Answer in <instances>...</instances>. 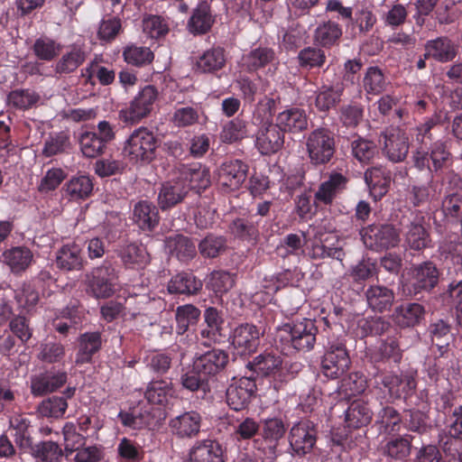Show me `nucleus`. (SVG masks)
Listing matches in <instances>:
<instances>
[{"label": "nucleus", "instance_id": "nucleus-1", "mask_svg": "<svg viewBox=\"0 0 462 462\" xmlns=\"http://www.w3.org/2000/svg\"><path fill=\"white\" fill-rule=\"evenodd\" d=\"M306 245H310L309 254L313 259L330 257L342 261L344 252L334 226L328 220H322L310 226L304 234Z\"/></svg>", "mask_w": 462, "mask_h": 462}, {"label": "nucleus", "instance_id": "nucleus-2", "mask_svg": "<svg viewBox=\"0 0 462 462\" xmlns=\"http://www.w3.org/2000/svg\"><path fill=\"white\" fill-rule=\"evenodd\" d=\"M318 328L310 319L290 324L286 323L277 329L276 342L281 344L282 351L290 354L293 350L308 352L314 347Z\"/></svg>", "mask_w": 462, "mask_h": 462}, {"label": "nucleus", "instance_id": "nucleus-3", "mask_svg": "<svg viewBox=\"0 0 462 462\" xmlns=\"http://www.w3.org/2000/svg\"><path fill=\"white\" fill-rule=\"evenodd\" d=\"M157 146L154 134L147 127L140 126L125 139L123 155L134 163H149L156 156Z\"/></svg>", "mask_w": 462, "mask_h": 462}, {"label": "nucleus", "instance_id": "nucleus-4", "mask_svg": "<svg viewBox=\"0 0 462 462\" xmlns=\"http://www.w3.org/2000/svg\"><path fill=\"white\" fill-rule=\"evenodd\" d=\"M324 348L321 371L326 377L336 379L342 375L350 365V358L345 346V341L338 337H328Z\"/></svg>", "mask_w": 462, "mask_h": 462}, {"label": "nucleus", "instance_id": "nucleus-5", "mask_svg": "<svg viewBox=\"0 0 462 462\" xmlns=\"http://www.w3.org/2000/svg\"><path fill=\"white\" fill-rule=\"evenodd\" d=\"M306 147L310 162L319 165L328 162L335 152V140L326 128H319L310 133Z\"/></svg>", "mask_w": 462, "mask_h": 462}, {"label": "nucleus", "instance_id": "nucleus-6", "mask_svg": "<svg viewBox=\"0 0 462 462\" xmlns=\"http://www.w3.org/2000/svg\"><path fill=\"white\" fill-rule=\"evenodd\" d=\"M364 245L374 251H381L398 245L400 235L397 229L389 224L370 225L360 231Z\"/></svg>", "mask_w": 462, "mask_h": 462}, {"label": "nucleus", "instance_id": "nucleus-7", "mask_svg": "<svg viewBox=\"0 0 462 462\" xmlns=\"http://www.w3.org/2000/svg\"><path fill=\"white\" fill-rule=\"evenodd\" d=\"M252 367L254 372L262 375L273 376L275 380L282 382L293 376L300 370V365L297 363L290 366L283 365L280 356L263 353L254 358Z\"/></svg>", "mask_w": 462, "mask_h": 462}, {"label": "nucleus", "instance_id": "nucleus-8", "mask_svg": "<svg viewBox=\"0 0 462 462\" xmlns=\"http://www.w3.org/2000/svg\"><path fill=\"white\" fill-rule=\"evenodd\" d=\"M158 92L153 86L148 85L130 102L129 106L120 111V118L125 123L136 124L146 117L152 110Z\"/></svg>", "mask_w": 462, "mask_h": 462}, {"label": "nucleus", "instance_id": "nucleus-9", "mask_svg": "<svg viewBox=\"0 0 462 462\" xmlns=\"http://www.w3.org/2000/svg\"><path fill=\"white\" fill-rule=\"evenodd\" d=\"M439 272L431 262H424L411 270V276L403 284L409 295L432 290L439 282Z\"/></svg>", "mask_w": 462, "mask_h": 462}, {"label": "nucleus", "instance_id": "nucleus-10", "mask_svg": "<svg viewBox=\"0 0 462 462\" xmlns=\"http://www.w3.org/2000/svg\"><path fill=\"white\" fill-rule=\"evenodd\" d=\"M383 153L392 162H402L409 152V138L405 131L400 127L387 128L380 138Z\"/></svg>", "mask_w": 462, "mask_h": 462}, {"label": "nucleus", "instance_id": "nucleus-11", "mask_svg": "<svg viewBox=\"0 0 462 462\" xmlns=\"http://www.w3.org/2000/svg\"><path fill=\"white\" fill-rule=\"evenodd\" d=\"M115 280L111 267H97L86 275L87 291L97 299L109 298L115 292Z\"/></svg>", "mask_w": 462, "mask_h": 462}, {"label": "nucleus", "instance_id": "nucleus-12", "mask_svg": "<svg viewBox=\"0 0 462 462\" xmlns=\"http://www.w3.org/2000/svg\"><path fill=\"white\" fill-rule=\"evenodd\" d=\"M255 391L256 383L251 377L233 378L226 389V402L234 411H242Z\"/></svg>", "mask_w": 462, "mask_h": 462}, {"label": "nucleus", "instance_id": "nucleus-13", "mask_svg": "<svg viewBox=\"0 0 462 462\" xmlns=\"http://www.w3.org/2000/svg\"><path fill=\"white\" fill-rule=\"evenodd\" d=\"M284 144V134L276 124L259 126L254 140V146L263 155H272L279 152Z\"/></svg>", "mask_w": 462, "mask_h": 462}, {"label": "nucleus", "instance_id": "nucleus-14", "mask_svg": "<svg viewBox=\"0 0 462 462\" xmlns=\"http://www.w3.org/2000/svg\"><path fill=\"white\" fill-rule=\"evenodd\" d=\"M248 165L240 160L223 162L217 170V181L226 190H236L245 182Z\"/></svg>", "mask_w": 462, "mask_h": 462}, {"label": "nucleus", "instance_id": "nucleus-15", "mask_svg": "<svg viewBox=\"0 0 462 462\" xmlns=\"http://www.w3.org/2000/svg\"><path fill=\"white\" fill-rule=\"evenodd\" d=\"M289 441L295 454L302 456L309 453L316 442L312 422L305 420L295 423L290 430Z\"/></svg>", "mask_w": 462, "mask_h": 462}, {"label": "nucleus", "instance_id": "nucleus-16", "mask_svg": "<svg viewBox=\"0 0 462 462\" xmlns=\"http://www.w3.org/2000/svg\"><path fill=\"white\" fill-rule=\"evenodd\" d=\"M285 432L286 428L282 419H266L262 427L263 439L258 448L262 449L269 458L275 457L277 447Z\"/></svg>", "mask_w": 462, "mask_h": 462}, {"label": "nucleus", "instance_id": "nucleus-17", "mask_svg": "<svg viewBox=\"0 0 462 462\" xmlns=\"http://www.w3.org/2000/svg\"><path fill=\"white\" fill-rule=\"evenodd\" d=\"M201 424V415L195 411H189L171 418L169 428L179 439H192L199 433Z\"/></svg>", "mask_w": 462, "mask_h": 462}, {"label": "nucleus", "instance_id": "nucleus-18", "mask_svg": "<svg viewBox=\"0 0 462 462\" xmlns=\"http://www.w3.org/2000/svg\"><path fill=\"white\" fill-rule=\"evenodd\" d=\"M229 360L228 354L222 349H211L193 359L194 367L203 376H214L223 371Z\"/></svg>", "mask_w": 462, "mask_h": 462}, {"label": "nucleus", "instance_id": "nucleus-19", "mask_svg": "<svg viewBox=\"0 0 462 462\" xmlns=\"http://www.w3.org/2000/svg\"><path fill=\"white\" fill-rule=\"evenodd\" d=\"M162 416L163 411L161 408L156 410L145 408L139 412L120 411L118 413V418L120 419L121 423L125 427H128L133 430L153 428L161 422L160 420Z\"/></svg>", "mask_w": 462, "mask_h": 462}, {"label": "nucleus", "instance_id": "nucleus-20", "mask_svg": "<svg viewBox=\"0 0 462 462\" xmlns=\"http://www.w3.org/2000/svg\"><path fill=\"white\" fill-rule=\"evenodd\" d=\"M260 335L256 326L247 323L240 325L233 331L232 345L238 354L252 353L259 345Z\"/></svg>", "mask_w": 462, "mask_h": 462}, {"label": "nucleus", "instance_id": "nucleus-21", "mask_svg": "<svg viewBox=\"0 0 462 462\" xmlns=\"http://www.w3.org/2000/svg\"><path fill=\"white\" fill-rule=\"evenodd\" d=\"M179 179L183 186L189 189H204L209 185L208 171L199 163L181 165L179 168Z\"/></svg>", "mask_w": 462, "mask_h": 462}, {"label": "nucleus", "instance_id": "nucleus-22", "mask_svg": "<svg viewBox=\"0 0 462 462\" xmlns=\"http://www.w3.org/2000/svg\"><path fill=\"white\" fill-rule=\"evenodd\" d=\"M458 51V46L447 37H439L428 41L425 44V58H432L439 62L453 60Z\"/></svg>", "mask_w": 462, "mask_h": 462}, {"label": "nucleus", "instance_id": "nucleus-23", "mask_svg": "<svg viewBox=\"0 0 462 462\" xmlns=\"http://www.w3.org/2000/svg\"><path fill=\"white\" fill-rule=\"evenodd\" d=\"M188 462H224L222 448L211 439L197 441L189 450Z\"/></svg>", "mask_w": 462, "mask_h": 462}, {"label": "nucleus", "instance_id": "nucleus-24", "mask_svg": "<svg viewBox=\"0 0 462 462\" xmlns=\"http://www.w3.org/2000/svg\"><path fill=\"white\" fill-rule=\"evenodd\" d=\"M365 295L368 307L375 312L390 310L395 299L393 291L381 284L370 285Z\"/></svg>", "mask_w": 462, "mask_h": 462}, {"label": "nucleus", "instance_id": "nucleus-25", "mask_svg": "<svg viewBox=\"0 0 462 462\" xmlns=\"http://www.w3.org/2000/svg\"><path fill=\"white\" fill-rule=\"evenodd\" d=\"M1 260L12 273H21L31 265L33 254L26 246H14L4 251Z\"/></svg>", "mask_w": 462, "mask_h": 462}, {"label": "nucleus", "instance_id": "nucleus-26", "mask_svg": "<svg viewBox=\"0 0 462 462\" xmlns=\"http://www.w3.org/2000/svg\"><path fill=\"white\" fill-rule=\"evenodd\" d=\"M56 264L65 271L80 270L84 264L81 246L76 243L64 245L56 254Z\"/></svg>", "mask_w": 462, "mask_h": 462}, {"label": "nucleus", "instance_id": "nucleus-27", "mask_svg": "<svg viewBox=\"0 0 462 462\" xmlns=\"http://www.w3.org/2000/svg\"><path fill=\"white\" fill-rule=\"evenodd\" d=\"M132 218L143 231H152L159 224V212L152 202L142 200L134 205Z\"/></svg>", "mask_w": 462, "mask_h": 462}, {"label": "nucleus", "instance_id": "nucleus-28", "mask_svg": "<svg viewBox=\"0 0 462 462\" xmlns=\"http://www.w3.org/2000/svg\"><path fill=\"white\" fill-rule=\"evenodd\" d=\"M279 129L289 133H299L308 127V118L304 110L298 107L285 109L276 116Z\"/></svg>", "mask_w": 462, "mask_h": 462}, {"label": "nucleus", "instance_id": "nucleus-29", "mask_svg": "<svg viewBox=\"0 0 462 462\" xmlns=\"http://www.w3.org/2000/svg\"><path fill=\"white\" fill-rule=\"evenodd\" d=\"M176 397V392L171 382L167 380H153L149 383L145 398L148 402L160 407H165Z\"/></svg>", "mask_w": 462, "mask_h": 462}, {"label": "nucleus", "instance_id": "nucleus-30", "mask_svg": "<svg viewBox=\"0 0 462 462\" xmlns=\"http://www.w3.org/2000/svg\"><path fill=\"white\" fill-rule=\"evenodd\" d=\"M118 255L127 268L143 269L150 262V255L143 245L130 243L121 246Z\"/></svg>", "mask_w": 462, "mask_h": 462}, {"label": "nucleus", "instance_id": "nucleus-31", "mask_svg": "<svg viewBox=\"0 0 462 462\" xmlns=\"http://www.w3.org/2000/svg\"><path fill=\"white\" fill-rule=\"evenodd\" d=\"M424 308L419 303H404L395 308L393 319L401 328L418 325L424 318Z\"/></svg>", "mask_w": 462, "mask_h": 462}, {"label": "nucleus", "instance_id": "nucleus-32", "mask_svg": "<svg viewBox=\"0 0 462 462\" xmlns=\"http://www.w3.org/2000/svg\"><path fill=\"white\" fill-rule=\"evenodd\" d=\"M187 193L188 188L183 186L179 177H177L175 180L162 184L158 195L159 205L162 209L171 208L180 203Z\"/></svg>", "mask_w": 462, "mask_h": 462}, {"label": "nucleus", "instance_id": "nucleus-33", "mask_svg": "<svg viewBox=\"0 0 462 462\" xmlns=\"http://www.w3.org/2000/svg\"><path fill=\"white\" fill-rule=\"evenodd\" d=\"M86 317V310L83 307L73 303L67 306L61 311V318H57L53 321L54 328L60 334L66 335L69 328L80 325Z\"/></svg>", "mask_w": 462, "mask_h": 462}, {"label": "nucleus", "instance_id": "nucleus-34", "mask_svg": "<svg viewBox=\"0 0 462 462\" xmlns=\"http://www.w3.org/2000/svg\"><path fill=\"white\" fill-rule=\"evenodd\" d=\"M346 184V179L340 173H333L323 181L315 193V200L325 205L330 204Z\"/></svg>", "mask_w": 462, "mask_h": 462}, {"label": "nucleus", "instance_id": "nucleus-35", "mask_svg": "<svg viewBox=\"0 0 462 462\" xmlns=\"http://www.w3.org/2000/svg\"><path fill=\"white\" fill-rule=\"evenodd\" d=\"M373 411L367 402L356 400L345 411V421L348 428L358 429L370 423Z\"/></svg>", "mask_w": 462, "mask_h": 462}, {"label": "nucleus", "instance_id": "nucleus-36", "mask_svg": "<svg viewBox=\"0 0 462 462\" xmlns=\"http://www.w3.org/2000/svg\"><path fill=\"white\" fill-rule=\"evenodd\" d=\"M165 246L171 255L181 262H188L196 255V245L189 237L182 235L168 236Z\"/></svg>", "mask_w": 462, "mask_h": 462}, {"label": "nucleus", "instance_id": "nucleus-37", "mask_svg": "<svg viewBox=\"0 0 462 462\" xmlns=\"http://www.w3.org/2000/svg\"><path fill=\"white\" fill-rule=\"evenodd\" d=\"M343 91L344 87L341 83L322 85L316 92L315 106L319 111H328L339 103Z\"/></svg>", "mask_w": 462, "mask_h": 462}, {"label": "nucleus", "instance_id": "nucleus-38", "mask_svg": "<svg viewBox=\"0 0 462 462\" xmlns=\"http://www.w3.org/2000/svg\"><path fill=\"white\" fill-rule=\"evenodd\" d=\"M226 54L223 48L216 47L204 51L196 61L198 70L211 73L221 69L226 65Z\"/></svg>", "mask_w": 462, "mask_h": 462}, {"label": "nucleus", "instance_id": "nucleus-39", "mask_svg": "<svg viewBox=\"0 0 462 462\" xmlns=\"http://www.w3.org/2000/svg\"><path fill=\"white\" fill-rule=\"evenodd\" d=\"M214 19L206 2H201L193 11L188 22V30L193 34H203L210 30Z\"/></svg>", "mask_w": 462, "mask_h": 462}, {"label": "nucleus", "instance_id": "nucleus-40", "mask_svg": "<svg viewBox=\"0 0 462 462\" xmlns=\"http://www.w3.org/2000/svg\"><path fill=\"white\" fill-rule=\"evenodd\" d=\"M101 346V337L97 332H87L79 338V351L76 356V364L81 365L91 361L92 356Z\"/></svg>", "mask_w": 462, "mask_h": 462}, {"label": "nucleus", "instance_id": "nucleus-41", "mask_svg": "<svg viewBox=\"0 0 462 462\" xmlns=\"http://www.w3.org/2000/svg\"><path fill=\"white\" fill-rule=\"evenodd\" d=\"M275 59L274 51L267 47H258L242 57V65L248 71H255L269 63H272Z\"/></svg>", "mask_w": 462, "mask_h": 462}, {"label": "nucleus", "instance_id": "nucleus-42", "mask_svg": "<svg viewBox=\"0 0 462 462\" xmlns=\"http://www.w3.org/2000/svg\"><path fill=\"white\" fill-rule=\"evenodd\" d=\"M202 288V282L191 273H178L168 284L170 293L194 294Z\"/></svg>", "mask_w": 462, "mask_h": 462}, {"label": "nucleus", "instance_id": "nucleus-43", "mask_svg": "<svg viewBox=\"0 0 462 462\" xmlns=\"http://www.w3.org/2000/svg\"><path fill=\"white\" fill-rule=\"evenodd\" d=\"M247 123L238 117L226 122L219 133L222 143H234L247 137Z\"/></svg>", "mask_w": 462, "mask_h": 462}, {"label": "nucleus", "instance_id": "nucleus-44", "mask_svg": "<svg viewBox=\"0 0 462 462\" xmlns=\"http://www.w3.org/2000/svg\"><path fill=\"white\" fill-rule=\"evenodd\" d=\"M79 143L81 152L88 158H96L101 155L106 147L97 137L96 131H83L79 135Z\"/></svg>", "mask_w": 462, "mask_h": 462}, {"label": "nucleus", "instance_id": "nucleus-45", "mask_svg": "<svg viewBox=\"0 0 462 462\" xmlns=\"http://www.w3.org/2000/svg\"><path fill=\"white\" fill-rule=\"evenodd\" d=\"M389 85L388 80L378 67H369L363 79V87L367 94L379 95Z\"/></svg>", "mask_w": 462, "mask_h": 462}, {"label": "nucleus", "instance_id": "nucleus-46", "mask_svg": "<svg viewBox=\"0 0 462 462\" xmlns=\"http://www.w3.org/2000/svg\"><path fill=\"white\" fill-rule=\"evenodd\" d=\"M342 31L339 25L334 22H324L315 30L314 39L323 47L333 45L341 36Z\"/></svg>", "mask_w": 462, "mask_h": 462}, {"label": "nucleus", "instance_id": "nucleus-47", "mask_svg": "<svg viewBox=\"0 0 462 462\" xmlns=\"http://www.w3.org/2000/svg\"><path fill=\"white\" fill-rule=\"evenodd\" d=\"M93 189V183L89 177L81 175L74 177L65 186L66 194L70 199H83L88 198Z\"/></svg>", "mask_w": 462, "mask_h": 462}, {"label": "nucleus", "instance_id": "nucleus-48", "mask_svg": "<svg viewBox=\"0 0 462 462\" xmlns=\"http://www.w3.org/2000/svg\"><path fill=\"white\" fill-rule=\"evenodd\" d=\"M64 452L67 457L75 450L83 447L86 443V436L78 431L77 426L72 422H67L62 428Z\"/></svg>", "mask_w": 462, "mask_h": 462}, {"label": "nucleus", "instance_id": "nucleus-49", "mask_svg": "<svg viewBox=\"0 0 462 462\" xmlns=\"http://www.w3.org/2000/svg\"><path fill=\"white\" fill-rule=\"evenodd\" d=\"M401 417L393 407H384L377 414L375 423L381 433L392 434L400 430Z\"/></svg>", "mask_w": 462, "mask_h": 462}, {"label": "nucleus", "instance_id": "nucleus-50", "mask_svg": "<svg viewBox=\"0 0 462 462\" xmlns=\"http://www.w3.org/2000/svg\"><path fill=\"white\" fill-rule=\"evenodd\" d=\"M200 316V310L191 304L179 306L176 310L175 319L177 333L184 334L190 325L195 324Z\"/></svg>", "mask_w": 462, "mask_h": 462}, {"label": "nucleus", "instance_id": "nucleus-51", "mask_svg": "<svg viewBox=\"0 0 462 462\" xmlns=\"http://www.w3.org/2000/svg\"><path fill=\"white\" fill-rule=\"evenodd\" d=\"M39 100L40 96L32 89H15L7 96L8 105L21 110L31 108Z\"/></svg>", "mask_w": 462, "mask_h": 462}, {"label": "nucleus", "instance_id": "nucleus-52", "mask_svg": "<svg viewBox=\"0 0 462 462\" xmlns=\"http://www.w3.org/2000/svg\"><path fill=\"white\" fill-rule=\"evenodd\" d=\"M116 452L119 462H139L143 458L141 446L125 437L119 440Z\"/></svg>", "mask_w": 462, "mask_h": 462}, {"label": "nucleus", "instance_id": "nucleus-53", "mask_svg": "<svg viewBox=\"0 0 462 462\" xmlns=\"http://www.w3.org/2000/svg\"><path fill=\"white\" fill-rule=\"evenodd\" d=\"M32 452L34 457L42 462H60L63 456L60 447L52 440L36 444Z\"/></svg>", "mask_w": 462, "mask_h": 462}, {"label": "nucleus", "instance_id": "nucleus-54", "mask_svg": "<svg viewBox=\"0 0 462 462\" xmlns=\"http://www.w3.org/2000/svg\"><path fill=\"white\" fill-rule=\"evenodd\" d=\"M85 60V51L81 48L73 47L59 60L56 66V70L60 73L72 72L77 69Z\"/></svg>", "mask_w": 462, "mask_h": 462}, {"label": "nucleus", "instance_id": "nucleus-55", "mask_svg": "<svg viewBox=\"0 0 462 462\" xmlns=\"http://www.w3.org/2000/svg\"><path fill=\"white\" fill-rule=\"evenodd\" d=\"M123 56L128 64L137 67L146 65L153 60V53L149 48L134 44L126 46Z\"/></svg>", "mask_w": 462, "mask_h": 462}, {"label": "nucleus", "instance_id": "nucleus-56", "mask_svg": "<svg viewBox=\"0 0 462 462\" xmlns=\"http://www.w3.org/2000/svg\"><path fill=\"white\" fill-rule=\"evenodd\" d=\"M432 344H434L442 354L449 345L450 341V326L440 319L432 323L429 328Z\"/></svg>", "mask_w": 462, "mask_h": 462}, {"label": "nucleus", "instance_id": "nucleus-57", "mask_svg": "<svg viewBox=\"0 0 462 462\" xmlns=\"http://www.w3.org/2000/svg\"><path fill=\"white\" fill-rule=\"evenodd\" d=\"M235 284L234 276L225 271H215L211 273L207 287L217 295H222L233 288Z\"/></svg>", "mask_w": 462, "mask_h": 462}, {"label": "nucleus", "instance_id": "nucleus-58", "mask_svg": "<svg viewBox=\"0 0 462 462\" xmlns=\"http://www.w3.org/2000/svg\"><path fill=\"white\" fill-rule=\"evenodd\" d=\"M411 442L407 436L392 439L383 448V452L391 458L403 459L410 455Z\"/></svg>", "mask_w": 462, "mask_h": 462}, {"label": "nucleus", "instance_id": "nucleus-59", "mask_svg": "<svg viewBox=\"0 0 462 462\" xmlns=\"http://www.w3.org/2000/svg\"><path fill=\"white\" fill-rule=\"evenodd\" d=\"M353 156L361 163H368L376 153V145L367 139L357 137L351 143Z\"/></svg>", "mask_w": 462, "mask_h": 462}, {"label": "nucleus", "instance_id": "nucleus-60", "mask_svg": "<svg viewBox=\"0 0 462 462\" xmlns=\"http://www.w3.org/2000/svg\"><path fill=\"white\" fill-rule=\"evenodd\" d=\"M143 32L151 39H159L168 33L169 25L161 16L149 15L143 20Z\"/></svg>", "mask_w": 462, "mask_h": 462}, {"label": "nucleus", "instance_id": "nucleus-61", "mask_svg": "<svg viewBox=\"0 0 462 462\" xmlns=\"http://www.w3.org/2000/svg\"><path fill=\"white\" fill-rule=\"evenodd\" d=\"M365 388L366 380L365 376L359 373H353L342 380L338 390L345 397L349 398L364 393Z\"/></svg>", "mask_w": 462, "mask_h": 462}, {"label": "nucleus", "instance_id": "nucleus-62", "mask_svg": "<svg viewBox=\"0 0 462 462\" xmlns=\"http://www.w3.org/2000/svg\"><path fill=\"white\" fill-rule=\"evenodd\" d=\"M67 408L65 398L54 396L42 401L38 407V412L44 417L60 418L63 416Z\"/></svg>", "mask_w": 462, "mask_h": 462}, {"label": "nucleus", "instance_id": "nucleus-63", "mask_svg": "<svg viewBox=\"0 0 462 462\" xmlns=\"http://www.w3.org/2000/svg\"><path fill=\"white\" fill-rule=\"evenodd\" d=\"M300 279V273L295 270L287 269L278 274L273 276L270 281V284L264 285L266 289L272 291H277L278 290L286 287L288 285L295 286Z\"/></svg>", "mask_w": 462, "mask_h": 462}, {"label": "nucleus", "instance_id": "nucleus-64", "mask_svg": "<svg viewBox=\"0 0 462 462\" xmlns=\"http://www.w3.org/2000/svg\"><path fill=\"white\" fill-rule=\"evenodd\" d=\"M276 101L273 97H264L262 98L254 112V124L263 125L273 124V113L275 107Z\"/></svg>", "mask_w": 462, "mask_h": 462}]
</instances>
